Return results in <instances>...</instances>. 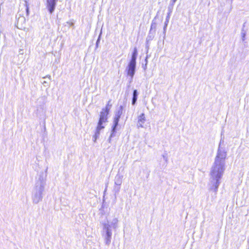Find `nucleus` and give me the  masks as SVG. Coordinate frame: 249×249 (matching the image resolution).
<instances>
[{
    "mask_svg": "<svg viewBox=\"0 0 249 249\" xmlns=\"http://www.w3.org/2000/svg\"><path fill=\"white\" fill-rule=\"evenodd\" d=\"M225 158L226 154L222 153H218L216 157L211 175L217 180L220 179L224 172Z\"/></svg>",
    "mask_w": 249,
    "mask_h": 249,
    "instance_id": "f257e3e1",
    "label": "nucleus"
},
{
    "mask_svg": "<svg viewBox=\"0 0 249 249\" xmlns=\"http://www.w3.org/2000/svg\"><path fill=\"white\" fill-rule=\"evenodd\" d=\"M108 114L109 112H107V109H102L100 112L99 119L96 127V135H98L100 133V131L104 128L105 126L103 124L107 122Z\"/></svg>",
    "mask_w": 249,
    "mask_h": 249,
    "instance_id": "f03ea898",
    "label": "nucleus"
},
{
    "mask_svg": "<svg viewBox=\"0 0 249 249\" xmlns=\"http://www.w3.org/2000/svg\"><path fill=\"white\" fill-rule=\"evenodd\" d=\"M56 1L57 0H46V8L50 14L53 13L54 11Z\"/></svg>",
    "mask_w": 249,
    "mask_h": 249,
    "instance_id": "7ed1b4c3",
    "label": "nucleus"
},
{
    "mask_svg": "<svg viewBox=\"0 0 249 249\" xmlns=\"http://www.w3.org/2000/svg\"><path fill=\"white\" fill-rule=\"evenodd\" d=\"M136 62L130 61L127 68V74L132 77L135 73Z\"/></svg>",
    "mask_w": 249,
    "mask_h": 249,
    "instance_id": "20e7f679",
    "label": "nucleus"
},
{
    "mask_svg": "<svg viewBox=\"0 0 249 249\" xmlns=\"http://www.w3.org/2000/svg\"><path fill=\"white\" fill-rule=\"evenodd\" d=\"M122 115V112L119 111L117 114L116 115L115 117L114 118L113 120V125L112 128V133H114L116 130V128L118 124V123L119 120L121 118Z\"/></svg>",
    "mask_w": 249,
    "mask_h": 249,
    "instance_id": "39448f33",
    "label": "nucleus"
},
{
    "mask_svg": "<svg viewBox=\"0 0 249 249\" xmlns=\"http://www.w3.org/2000/svg\"><path fill=\"white\" fill-rule=\"evenodd\" d=\"M146 121V117L144 113L141 114L138 117V124L140 127H143Z\"/></svg>",
    "mask_w": 249,
    "mask_h": 249,
    "instance_id": "423d86ee",
    "label": "nucleus"
},
{
    "mask_svg": "<svg viewBox=\"0 0 249 249\" xmlns=\"http://www.w3.org/2000/svg\"><path fill=\"white\" fill-rule=\"evenodd\" d=\"M137 54H138L137 50L136 48H135L134 49V50H133V53L132 54V57H131V59L130 61L136 62L137 57Z\"/></svg>",
    "mask_w": 249,
    "mask_h": 249,
    "instance_id": "0eeeda50",
    "label": "nucleus"
},
{
    "mask_svg": "<svg viewBox=\"0 0 249 249\" xmlns=\"http://www.w3.org/2000/svg\"><path fill=\"white\" fill-rule=\"evenodd\" d=\"M137 91L136 89L134 90L133 93V98H132V104L133 105H135L136 103V102L137 101Z\"/></svg>",
    "mask_w": 249,
    "mask_h": 249,
    "instance_id": "6e6552de",
    "label": "nucleus"
},
{
    "mask_svg": "<svg viewBox=\"0 0 249 249\" xmlns=\"http://www.w3.org/2000/svg\"><path fill=\"white\" fill-rule=\"evenodd\" d=\"M110 102H111V100H109V101L107 102V105H106V107H105L104 108H103V109H107V112H109L110 108V107H111V106H112V105H111V104L110 103Z\"/></svg>",
    "mask_w": 249,
    "mask_h": 249,
    "instance_id": "1a4fd4ad",
    "label": "nucleus"
},
{
    "mask_svg": "<svg viewBox=\"0 0 249 249\" xmlns=\"http://www.w3.org/2000/svg\"><path fill=\"white\" fill-rule=\"evenodd\" d=\"M26 11H27V14H29V7H28V5L26 6Z\"/></svg>",
    "mask_w": 249,
    "mask_h": 249,
    "instance_id": "9d476101",
    "label": "nucleus"
},
{
    "mask_svg": "<svg viewBox=\"0 0 249 249\" xmlns=\"http://www.w3.org/2000/svg\"><path fill=\"white\" fill-rule=\"evenodd\" d=\"M218 183L217 184V186H216V189L218 188Z\"/></svg>",
    "mask_w": 249,
    "mask_h": 249,
    "instance_id": "9b49d317",
    "label": "nucleus"
},
{
    "mask_svg": "<svg viewBox=\"0 0 249 249\" xmlns=\"http://www.w3.org/2000/svg\"><path fill=\"white\" fill-rule=\"evenodd\" d=\"M177 0H173V2H175Z\"/></svg>",
    "mask_w": 249,
    "mask_h": 249,
    "instance_id": "f8f14e48",
    "label": "nucleus"
}]
</instances>
